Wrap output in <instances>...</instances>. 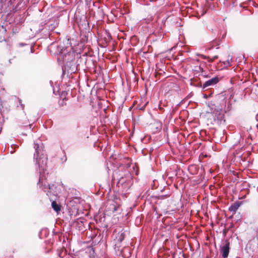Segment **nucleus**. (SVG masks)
<instances>
[{
  "label": "nucleus",
  "instance_id": "nucleus-13",
  "mask_svg": "<svg viewBox=\"0 0 258 258\" xmlns=\"http://www.w3.org/2000/svg\"><path fill=\"white\" fill-rule=\"evenodd\" d=\"M64 53H64V51H63V50H61V52H60V55H63V54H64Z\"/></svg>",
  "mask_w": 258,
  "mask_h": 258
},
{
  "label": "nucleus",
  "instance_id": "nucleus-3",
  "mask_svg": "<svg viewBox=\"0 0 258 258\" xmlns=\"http://www.w3.org/2000/svg\"><path fill=\"white\" fill-rule=\"evenodd\" d=\"M214 119L216 123L221 124L223 121H225L224 120V114L221 111L216 110L213 112Z\"/></svg>",
  "mask_w": 258,
  "mask_h": 258
},
{
  "label": "nucleus",
  "instance_id": "nucleus-15",
  "mask_svg": "<svg viewBox=\"0 0 258 258\" xmlns=\"http://www.w3.org/2000/svg\"><path fill=\"white\" fill-rule=\"evenodd\" d=\"M41 182V179L40 178H39V183H40Z\"/></svg>",
  "mask_w": 258,
  "mask_h": 258
},
{
  "label": "nucleus",
  "instance_id": "nucleus-14",
  "mask_svg": "<svg viewBox=\"0 0 258 258\" xmlns=\"http://www.w3.org/2000/svg\"><path fill=\"white\" fill-rule=\"evenodd\" d=\"M91 249H92V248H90V247H89V248H87V250H91Z\"/></svg>",
  "mask_w": 258,
  "mask_h": 258
},
{
  "label": "nucleus",
  "instance_id": "nucleus-16",
  "mask_svg": "<svg viewBox=\"0 0 258 258\" xmlns=\"http://www.w3.org/2000/svg\"><path fill=\"white\" fill-rule=\"evenodd\" d=\"M49 188L50 189H51V187H50V185H49Z\"/></svg>",
  "mask_w": 258,
  "mask_h": 258
},
{
  "label": "nucleus",
  "instance_id": "nucleus-11",
  "mask_svg": "<svg viewBox=\"0 0 258 258\" xmlns=\"http://www.w3.org/2000/svg\"><path fill=\"white\" fill-rule=\"evenodd\" d=\"M197 55L199 56H200V57H202L203 58H206V57L205 56H204V55H203L202 54H197Z\"/></svg>",
  "mask_w": 258,
  "mask_h": 258
},
{
  "label": "nucleus",
  "instance_id": "nucleus-10",
  "mask_svg": "<svg viewBox=\"0 0 258 258\" xmlns=\"http://www.w3.org/2000/svg\"><path fill=\"white\" fill-rule=\"evenodd\" d=\"M113 206H114V208H113V212H115V211H117V209H118V207H118V206H115V205H114Z\"/></svg>",
  "mask_w": 258,
  "mask_h": 258
},
{
  "label": "nucleus",
  "instance_id": "nucleus-9",
  "mask_svg": "<svg viewBox=\"0 0 258 258\" xmlns=\"http://www.w3.org/2000/svg\"><path fill=\"white\" fill-rule=\"evenodd\" d=\"M234 154V156H237V157L241 158V157H242V155L240 154L239 152H238V151L237 150L235 151V153Z\"/></svg>",
  "mask_w": 258,
  "mask_h": 258
},
{
  "label": "nucleus",
  "instance_id": "nucleus-2",
  "mask_svg": "<svg viewBox=\"0 0 258 258\" xmlns=\"http://www.w3.org/2000/svg\"><path fill=\"white\" fill-rule=\"evenodd\" d=\"M230 249V243L227 240H226L223 243V245L221 246L220 251L222 253L223 258H226L228 257Z\"/></svg>",
  "mask_w": 258,
  "mask_h": 258
},
{
  "label": "nucleus",
  "instance_id": "nucleus-7",
  "mask_svg": "<svg viewBox=\"0 0 258 258\" xmlns=\"http://www.w3.org/2000/svg\"><path fill=\"white\" fill-rule=\"evenodd\" d=\"M51 206L53 210L57 212L60 210V206L55 201L52 202Z\"/></svg>",
  "mask_w": 258,
  "mask_h": 258
},
{
  "label": "nucleus",
  "instance_id": "nucleus-5",
  "mask_svg": "<svg viewBox=\"0 0 258 258\" xmlns=\"http://www.w3.org/2000/svg\"><path fill=\"white\" fill-rule=\"evenodd\" d=\"M241 205H242V202H235L229 208V210L231 212H233L235 213Z\"/></svg>",
  "mask_w": 258,
  "mask_h": 258
},
{
  "label": "nucleus",
  "instance_id": "nucleus-1",
  "mask_svg": "<svg viewBox=\"0 0 258 258\" xmlns=\"http://www.w3.org/2000/svg\"><path fill=\"white\" fill-rule=\"evenodd\" d=\"M34 148L35 152L34 154V158L35 160L36 164L38 165L40 173L45 170L47 160V155L44 150V145L41 142L39 143L34 142Z\"/></svg>",
  "mask_w": 258,
  "mask_h": 258
},
{
  "label": "nucleus",
  "instance_id": "nucleus-12",
  "mask_svg": "<svg viewBox=\"0 0 258 258\" xmlns=\"http://www.w3.org/2000/svg\"><path fill=\"white\" fill-rule=\"evenodd\" d=\"M217 58V56H215L213 57V59H210L209 61H213V60H214L215 58Z\"/></svg>",
  "mask_w": 258,
  "mask_h": 258
},
{
  "label": "nucleus",
  "instance_id": "nucleus-8",
  "mask_svg": "<svg viewBox=\"0 0 258 258\" xmlns=\"http://www.w3.org/2000/svg\"><path fill=\"white\" fill-rule=\"evenodd\" d=\"M232 57L230 56H228L227 59L225 61H223V64L225 67H229L232 65Z\"/></svg>",
  "mask_w": 258,
  "mask_h": 258
},
{
  "label": "nucleus",
  "instance_id": "nucleus-6",
  "mask_svg": "<svg viewBox=\"0 0 258 258\" xmlns=\"http://www.w3.org/2000/svg\"><path fill=\"white\" fill-rule=\"evenodd\" d=\"M125 236L124 234V233L122 232H121L120 233H118L117 234V236H116V244L115 245H118L120 244L124 239Z\"/></svg>",
  "mask_w": 258,
  "mask_h": 258
},
{
  "label": "nucleus",
  "instance_id": "nucleus-4",
  "mask_svg": "<svg viewBox=\"0 0 258 258\" xmlns=\"http://www.w3.org/2000/svg\"><path fill=\"white\" fill-rule=\"evenodd\" d=\"M219 82L218 77H214L207 81H206L203 85V88L206 89L208 87L213 86Z\"/></svg>",
  "mask_w": 258,
  "mask_h": 258
}]
</instances>
